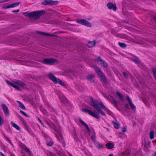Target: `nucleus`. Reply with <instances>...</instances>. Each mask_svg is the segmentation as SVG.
I'll list each match as a JSON object with an SVG mask.
<instances>
[{
	"label": "nucleus",
	"instance_id": "f257e3e1",
	"mask_svg": "<svg viewBox=\"0 0 156 156\" xmlns=\"http://www.w3.org/2000/svg\"><path fill=\"white\" fill-rule=\"evenodd\" d=\"M89 105L93 107L98 112L101 113L102 115L106 116L105 113L101 109V108L110 112V111L106 108L102 103H99L97 100L92 97H91L90 98Z\"/></svg>",
	"mask_w": 156,
	"mask_h": 156
},
{
	"label": "nucleus",
	"instance_id": "f03ea898",
	"mask_svg": "<svg viewBox=\"0 0 156 156\" xmlns=\"http://www.w3.org/2000/svg\"><path fill=\"white\" fill-rule=\"evenodd\" d=\"M26 15L29 16V17L32 20H36L38 19L41 15L40 12H25Z\"/></svg>",
	"mask_w": 156,
	"mask_h": 156
},
{
	"label": "nucleus",
	"instance_id": "7ed1b4c3",
	"mask_svg": "<svg viewBox=\"0 0 156 156\" xmlns=\"http://www.w3.org/2000/svg\"><path fill=\"white\" fill-rule=\"evenodd\" d=\"M54 129L57 133L56 136L58 140L60 142L62 143L63 144V146L65 147L66 145V144L65 142L64 141L63 137L62 135L60 129H59L58 130L56 129L55 127V128Z\"/></svg>",
	"mask_w": 156,
	"mask_h": 156
},
{
	"label": "nucleus",
	"instance_id": "20e7f679",
	"mask_svg": "<svg viewBox=\"0 0 156 156\" xmlns=\"http://www.w3.org/2000/svg\"><path fill=\"white\" fill-rule=\"evenodd\" d=\"M82 111L84 112L88 113L89 114L97 119H99V114L95 110H94V112H93L88 109L83 108Z\"/></svg>",
	"mask_w": 156,
	"mask_h": 156
},
{
	"label": "nucleus",
	"instance_id": "39448f33",
	"mask_svg": "<svg viewBox=\"0 0 156 156\" xmlns=\"http://www.w3.org/2000/svg\"><path fill=\"white\" fill-rule=\"evenodd\" d=\"M41 3L44 5H52L57 4L58 3V1H53L51 0H45L43 1Z\"/></svg>",
	"mask_w": 156,
	"mask_h": 156
},
{
	"label": "nucleus",
	"instance_id": "423d86ee",
	"mask_svg": "<svg viewBox=\"0 0 156 156\" xmlns=\"http://www.w3.org/2000/svg\"><path fill=\"white\" fill-rule=\"evenodd\" d=\"M56 62V59L52 58L50 59L45 58L42 61L43 63L49 65L53 64Z\"/></svg>",
	"mask_w": 156,
	"mask_h": 156
},
{
	"label": "nucleus",
	"instance_id": "0eeeda50",
	"mask_svg": "<svg viewBox=\"0 0 156 156\" xmlns=\"http://www.w3.org/2000/svg\"><path fill=\"white\" fill-rule=\"evenodd\" d=\"M96 61L98 63L104 67H106L108 66V64L105 62V61L103 60L100 57H98L97 58Z\"/></svg>",
	"mask_w": 156,
	"mask_h": 156
},
{
	"label": "nucleus",
	"instance_id": "6e6552de",
	"mask_svg": "<svg viewBox=\"0 0 156 156\" xmlns=\"http://www.w3.org/2000/svg\"><path fill=\"white\" fill-rule=\"evenodd\" d=\"M43 136L47 140L46 145L49 146H51L54 144L52 140L48 136H47L45 134H43Z\"/></svg>",
	"mask_w": 156,
	"mask_h": 156
},
{
	"label": "nucleus",
	"instance_id": "1a4fd4ad",
	"mask_svg": "<svg viewBox=\"0 0 156 156\" xmlns=\"http://www.w3.org/2000/svg\"><path fill=\"white\" fill-rule=\"evenodd\" d=\"M126 99L129 103L131 109L133 111H135L136 110V107L132 103L129 97L128 96H127L126 97Z\"/></svg>",
	"mask_w": 156,
	"mask_h": 156
},
{
	"label": "nucleus",
	"instance_id": "9d476101",
	"mask_svg": "<svg viewBox=\"0 0 156 156\" xmlns=\"http://www.w3.org/2000/svg\"><path fill=\"white\" fill-rule=\"evenodd\" d=\"M48 77L54 83H58V79L52 73H50L48 74Z\"/></svg>",
	"mask_w": 156,
	"mask_h": 156
},
{
	"label": "nucleus",
	"instance_id": "9b49d317",
	"mask_svg": "<svg viewBox=\"0 0 156 156\" xmlns=\"http://www.w3.org/2000/svg\"><path fill=\"white\" fill-rule=\"evenodd\" d=\"M2 107L4 112L5 114L6 115H9V110L6 106L4 104H2Z\"/></svg>",
	"mask_w": 156,
	"mask_h": 156
},
{
	"label": "nucleus",
	"instance_id": "f8f14e48",
	"mask_svg": "<svg viewBox=\"0 0 156 156\" xmlns=\"http://www.w3.org/2000/svg\"><path fill=\"white\" fill-rule=\"evenodd\" d=\"M59 98L61 101L65 104H67L68 103V101L67 98L63 95H60Z\"/></svg>",
	"mask_w": 156,
	"mask_h": 156
},
{
	"label": "nucleus",
	"instance_id": "ddd939ff",
	"mask_svg": "<svg viewBox=\"0 0 156 156\" xmlns=\"http://www.w3.org/2000/svg\"><path fill=\"white\" fill-rule=\"evenodd\" d=\"M107 6L108 8L109 9H112L115 11L116 10V7L115 5L112 3H108L107 4Z\"/></svg>",
	"mask_w": 156,
	"mask_h": 156
},
{
	"label": "nucleus",
	"instance_id": "4468645a",
	"mask_svg": "<svg viewBox=\"0 0 156 156\" xmlns=\"http://www.w3.org/2000/svg\"><path fill=\"white\" fill-rule=\"evenodd\" d=\"M95 77L94 75H89L86 76L87 79L90 82L93 83L94 82V80L93 79Z\"/></svg>",
	"mask_w": 156,
	"mask_h": 156
},
{
	"label": "nucleus",
	"instance_id": "2eb2a0df",
	"mask_svg": "<svg viewBox=\"0 0 156 156\" xmlns=\"http://www.w3.org/2000/svg\"><path fill=\"white\" fill-rule=\"evenodd\" d=\"M94 144L97 148L99 149H103V146L102 144L97 142V141H94Z\"/></svg>",
	"mask_w": 156,
	"mask_h": 156
},
{
	"label": "nucleus",
	"instance_id": "dca6fc26",
	"mask_svg": "<svg viewBox=\"0 0 156 156\" xmlns=\"http://www.w3.org/2000/svg\"><path fill=\"white\" fill-rule=\"evenodd\" d=\"M20 146L23 149L25 150L29 154H31V152L30 151V150L25 146V145L22 144Z\"/></svg>",
	"mask_w": 156,
	"mask_h": 156
},
{
	"label": "nucleus",
	"instance_id": "f3484780",
	"mask_svg": "<svg viewBox=\"0 0 156 156\" xmlns=\"http://www.w3.org/2000/svg\"><path fill=\"white\" fill-rule=\"evenodd\" d=\"M79 121L80 122L81 124L83 126H84L86 129H87V130L88 132L90 131V129L88 126L84 122H83L81 119H79Z\"/></svg>",
	"mask_w": 156,
	"mask_h": 156
},
{
	"label": "nucleus",
	"instance_id": "a211bd4d",
	"mask_svg": "<svg viewBox=\"0 0 156 156\" xmlns=\"http://www.w3.org/2000/svg\"><path fill=\"white\" fill-rule=\"evenodd\" d=\"M112 122L113 123L114 127L116 129H118L119 128L120 126V124L117 121H116L115 122L112 121Z\"/></svg>",
	"mask_w": 156,
	"mask_h": 156
},
{
	"label": "nucleus",
	"instance_id": "6ab92c4d",
	"mask_svg": "<svg viewBox=\"0 0 156 156\" xmlns=\"http://www.w3.org/2000/svg\"><path fill=\"white\" fill-rule=\"evenodd\" d=\"M106 147L108 149H111L114 147V144L112 143H107L105 145Z\"/></svg>",
	"mask_w": 156,
	"mask_h": 156
},
{
	"label": "nucleus",
	"instance_id": "aec40b11",
	"mask_svg": "<svg viewBox=\"0 0 156 156\" xmlns=\"http://www.w3.org/2000/svg\"><path fill=\"white\" fill-rule=\"evenodd\" d=\"M14 83L20 85L21 86L23 87H24L26 85L24 83L20 80H16L14 82Z\"/></svg>",
	"mask_w": 156,
	"mask_h": 156
},
{
	"label": "nucleus",
	"instance_id": "412c9836",
	"mask_svg": "<svg viewBox=\"0 0 156 156\" xmlns=\"http://www.w3.org/2000/svg\"><path fill=\"white\" fill-rule=\"evenodd\" d=\"M123 74L124 78L126 79H128L131 75V74L129 73L126 72H123Z\"/></svg>",
	"mask_w": 156,
	"mask_h": 156
},
{
	"label": "nucleus",
	"instance_id": "4be33fe9",
	"mask_svg": "<svg viewBox=\"0 0 156 156\" xmlns=\"http://www.w3.org/2000/svg\"><path fill=\"white\" fill-rule=\"evenodd\" d=\"M116 94L119 97V99H120L122 101H123L124 100V97L122 95V94L119 93V91H117Z\"/></svg>",
	"mask_w": 156,
	"mask_h": 156
},
{
	"label": "nucleus",
	"instance_id": "5701e85b",
	"mask_svg": "<svg viewBox=\"0 0 156 156\" xmlns=\"http://www.w3.org/2000/svg\"><path fill=\"white\" fill-rule=\"evenodd\" d=\"M84 24L83 25L89 27H91V24L89 22L87 21L84 19Z\"/></svg>",
	"mask_w": 156,
	"mask_h": 156
},
{
	"label": "nucleus",
	"instance_id": "b1692460",
	"mask_svg": "<svg viewBox=\"0 0 156 156\" xmlns=\"http://www.w3.org/2000/svg\"><path fill=\"white\" fill-rule=\"evenodd\" d=\"M11 123L12 124V126L13 127L16 128L17 130H20V128L19 126H18L17 124L14 123L12 122H11Z\"/></svg>",
	"mask_w": 156,
	"mask_h": 156
},
{
	"label": "nucleus",
	"instance_id": "393cba45",
	"mask_svg": "<svg viewBox=\"0 0 156 156\" xmlns=\"http://www.w3.org/2000/svg\"><path fill=\"white\" fill-rule=\"evenodd\" d=\"M17 102L19 104L20 107L21 108H22L23 109H24V110L26 109V108H25L24 105L21 102H20L19 101H17Z\"/></svg>",
	"mask_w": 156,
	"mask_h": 156
},
{
	"label": "nucleus",
	"instance_id": "a878e982",
	"mask_svg": "<svg viewBox=\"0 0 156 156\" xmlns=\"http://www.w3.org/2000/svg\"><path fill=\"white\" fill-rule=\"evenodd\" d=\"M110 102L112 104H114L116 107H117L118 106V103L117 101H116L114 99H112L110 100Z\"/></svg>",
	"mask_w": 156,
	"mask_h": 156
},
{
	"label": "nucleus",
	"instance_id": "bb28decb",
	"mask_svg": "<svg viewBox=\"0 0 156 156\" xmlns=\"http://www.w3.org/2000/svg\"><path fill=\"white\" fill-rule=\"evenodd\" d=\"M84 19H77L76 21L77 23L83 25L84 24Z\"/></svg>",
	"mask_w": 156,
	"mask_h": 156
},
{
	"label": "nucleus",
	"instance_id": "cd10ccee",
	"mask_svg": "<svg viewBox=\"0 0 156 156\" xmlns=\"http://www.w3.org/2000/svg\"><path fill=\"white\" fill-rule=\"evenodd\" d=\"M20 2H16V3H15L12 4L10 5V8H13V7H16V6H18L20 4Z\"/></svg>",
	"mask_w": 156,
	"mask_h": 156
},
{
	"label": "nucleus",
	"instance_id": "c85d7f7f",
	"mask_svg": "<svg viewBox=\"0 0 156 156\" xmlns=\"http://www.w3.org/2000/svg\"><path fill=\"white\" fill-rule=\"evenodd\" d=\"M150 138L151 139H153L154 138V131L151 130L150 131Z\"/></svg>",
	"mask_w": 156,
	"mask_h": 156
},
{
	"label": "nucleus",
	"instance_id": "c756f323",
	"mask_svg": "<svg viewBox=\"0 0 156 156\" xmlns=\"http://www.w3.org/2000/svg\"><path fill=\"white\" fill-rule=\"evenodd\" d=\"M95 44L96 43L95 41H90L89 43L88 46L89 47H91L94 46Z\"/></svg>",
	"mask_w": 156,
	"mask_h": 156
},
{
	"label": "nucleus",
	"instance_id": "7c9ffc66",
	"mask_svg": "<svg viewBox=\"0 0 156 156\" xmlns=\"http://www.w3.org/2000/svg\"><path fill=\"white\" fill-rule=\"evenodd\" d=\"M58 82L61 85L64 87H66V85L65 83L61 80L58 79Z\"/></svg>",
	"mask_w": 156,
	"mask_h": 156
},
{
	"label": "nucleus",
	"instance_id": "2f4dec72",
	"mask_svg": "<svg viewBox=\"0 0 156 156\" xmlns=\"http://www.w3.org/2000/svg\"><path fill=\"white\" fill-rule=\"evenodd\" d=\"M132 60L133 61L136 63H138L140 62V61L139 60L138 58L136 57H134L132 59Z\"/></svg>",
	"mask_w": 156,
	"mask_h": 156
},
{
	"label": "nucleus",
	"instance_id": "473e14b6",
	"mask_svg": "<svg viewBox=\"0 0 156 156\" xmlns=\"http://www.w3.org/2000/svg\"><path fill=\"white\" fill-rule=\"evenodd\" d=\"M100 77L104 83H105L106 82V79L103 74L100 76Z\"/></svg>",
	"mask_w": 156,
	"mask_h": 156
},
{
	"label": "nucleus",
	"instance_id": "72a5a7b5",
	"mask_svg": "<svg viewBox=\"0 0 156 156\" xmlns=\"http://www.w3.org/2000/svg\"><path fill=\"white\" fill-rule=\"evenodd\" d=\"M119 45L122 48H125L126 46V45L124 43H121L119 42Z\"/></svg>",
	"mask_w": 156,
	"mask_h": 156
},
{
	"label": "nucleus",
	"instance_id": "f704fd0d",
	"mask_svg": "<svg viewBox=\"0 0 156 156\" xmlns=\"http://www.w3.org/2000/svg\"><path fill=\"white\" fill-rule=\"evenodd\" d=\"M5 139L8 140V141L9 142L12 146H13V145L11 141V140L6 136H5Z\"/></svg>",
	"mask_w": 156,
	"mask_h": 156
},
{
	"label": "nucleus",
	"instance_id": "c9c22d12",
	"mask_svg": "<svg viewBox=\"0 0 156 156\" xmlns=\"http://www.w3.org/2000/svg\"><path fill=\"white\" fill-rule=\"evenodd\" d=\"M5 139L8 140V141L9 142L12 146H13V145L11 141V140L6 136H5Z\"/></svg>",
	"mask_w": 156,
	"mask_h": 156
},
{
	"label": "nucleus",
	"instance_id": "e433bc0d",
	"mask_svg": "<svg viewBox=\"0 0 156 156\" xmlns=\"http://www.w3.org/2000/svg\"><path fill=\"white\" fill-rule=\"evenodd\" d=\"M6 82L7 83V84L9 85H10L11 86H12V87H14L15 86V84L13 83H12L9 82V81L8 80H6Z\"/></svg>",
	"mask_w": 156,
	"mask_h": 156
},
{
	"label": "nucleus",
	"instance_id": "4c0bfd02",
	"mask_svg": "<svg viewBox=\"0 0 156 156\" xmlns=\"http://www.w3.org/2000/svg\"><path fill=\"white\" fill-rule=\"evenodd\" d=\"M4 122V120L2 117L0 115V126H1Z\"/></svg>",
	"mask_w": 156,
	"mask_h": 156
},
{
	"label": "nucleus",
	"instance_id": "58836bf2",
	"mask_svg": "<svg viewBox=\"0 0 156 156\" xmlns=\"http://www.w3.org/2000/svg\"><path fill=\"white\" fill-rule=\"evenodd\" d=\"M140 39V41H141V42H139V44H142L144 45H144V39Z\"/></svg>",
	"mask_w": 156,
	"mask_h": 156
},
{
	"label": "nucleus",
	"instance_id": "ea45409f",
	"mask_svg": "<svg viewBox=\"0 0 156 156\" xmlns=\"http://www.w3.org/2000/svg\"><path fill=\"white\" fill-rule=\"evenodd\" d=\"M43 35H45V36H53V35L52 34H50L46 33L45 32H44Z\"/></svg>",
	"mask_w": 156,
	"mask_h": 156
},
{
	"label": "nucleus",
	"instance_id": "a19ab883",
	"mask_svg": "<svg viewBox=\"0 0 156 156\" xmlns=\"http://www.w3.org/2000/svg\"><path fill=\"white\" fill-rule=\"evenodd\" d=\"M94 69H95V71L97 73L100 70V69H99L98 67H97V66H95L94 67Z\"/></svg>",
	"mask_w": 156,
	"mask_h": 156
},
{
	"label": "nucleus",
	"instance_id": "79ce46f5",
	"mask_svg": "<svg viewBox=\"0 0 156 156\" xmlns=\"http://www.w3.org/2000/svg\"><path fill=\"white\" fill-rule=\"evenodd\" d=\"M153 72L154 75V76L156 75V69L154 68L153 69Z\"/></svg>",
	"mask_w": 156,
	"mask_h": 156
},
{
	"label": "nucleus",
	"instance_id": "37998d69",
	"mask_svg": "<svg viewBox=\"0 0 156 156\" xmlns=\"http://www.w3.org/2000/svg\"><path fill=\"white\" fill-rule=\"evenodd\" d=\"M97 73L100 76L103 74V73L101 72V70H99Z\"/></svg>",
	"mask_w": 156,
	"mask_h": 156
},
{
	"label": "nucleus",
	"instance_id": "c03bdc74",
	"mask_svg": "<svg viewBox=\"0 0 156 156\" xmlns=\"http://www.w3.org/2000/svg\"><path fill=\"white\" fill-rule=\"evenodd\" d=\"M3 7L5 9H6L8 8H10V5H4Z\"/></svg>",
	"mask_w": 156,
	"mask_h": 156
},
{
	"label": "nucleus",
	"instance_id": "a18cd8bd",
	"mask_svg": "<svg viewBox=\"0 0 156 156\" xmlns=\"http://www.w3.org/2000/svg\"><path fill=\"white\" fill-rule=\"evenodd\" d=\"M20 112L23 115H24V116H27V115L22 110H20Z\"/></svg>",
	"mask_w": 156,
	"mask_h": 156
},
{
	"label": "nucleus",
	"instance_id": "49530a36",
	"mask_svg": "<svg viewBox=\"0 0 156 156\" xmlns=\"http://www.w3.org/2000/svg\"><path fill=\"white\" fill-rule=\"evenodd\" d=\"M95 138H96L94 136H91V139L92 140L94 141H94H96L95 140Z\"/></svg>",
	"mask_w": 156,
	"mask_h": 156
},
{
	"label": "nucleus",
	"instance_id": "de8ad7c7",
	"mask_svg": "<svg viewBox=\"0 0 156 156\" xmlns=\"http://www.w3.org/2000/svg\"><path fill=\"white\" fill-rule=\"evenodd\" d=\"M37 33L39 35H43L44 32H40V31H37Z\"/></svg>",
	"mask_w": 156,
	"mask_h": 156
},
{
	"label": "nucleus",
	"instance_id": "09e8293b",
	"mask_svg": "<svg viewBox=\"0 0 156 156\" xmlns=\"http://www.w3.org/2000/svg\"><path fill=\"white\" fill-rule=\"evenodd\" d=\"M38 120L39 121V122H40V123H41V124L43 126H44V124L41 121V119L38 118Z\"/></svg>",
	"mask_w": 156,
	"mask_h": 156
},
{
	"label": "nucleus",
	"instance_id": "8fccbe9b",
	"mask_svg": "<svg viewBox=\"0 0 156 156\" xmlns=\"http://www.w3.org/2000/svg\"><path fill=\"white\" fill-rule=\"evenodd\" d=\"M126 131V128L125 127H123L122 129V131L123 132H125Z\"/></svg>",
	"mask_w": 156,
	"mask_h": 156
},
{
	"label": "nucleus",
	"instance_id": "3c124183",
	"mask_svg": "<svg viewBox=\"0 0 156 156\" xmlns=\"http://www.w3.org/2000/svg\"><path fill=\"white\" fill-rule=\"evenodd\" d=\"M125 108L126 109H128L129 108L128 105L126 104L125 105Z\"/></svg>",
	"mask_w": 156,
	"mask_h": 156
},
{
	"label": "nucleus",
	"instance_id": "603ef678",
	"mask_svg": "<svg viewBox=\"0 0 156 156\" xmlns=\"http://www.w3.org/2000/svg\"><path fill=\"white\" fill-rule=\"evenodd\" d=\"M19 11H20L19 9H17L16 10H13L12 11V12H13L17 13L19 12Z\"/></svg>",
	"mask_w": 156,
	"mask_h": 156
},
{
	"label": "nucleus",
	"instance_id": "864d4df0",
	"mask_svg": "<svg viewBox=\"0 0 156 156\" xmlns=\"http://www.w3.org/2000/svg\"><path fill=\"white\" fill-rule=\"evenodd\" d=\"M9 0H1V3H3L5 2H7Z\"/></svg>",
	"mask_w": 156,
	"mask_h": 156
},
{
	"label": "nucleus",
	"instance_id": "5fc2aeb1",
	"mask_svg": "<svg viewBox=\"0 0 156 156\" xmlns=\"http://www.w3.org/2000/svg\"><path fill=\"white\" fill-rule=\"evenodd\" d=\"M0 156H6L4 154L2 153L1 152H0Z\"/></svg>",
	"mask_w": 156,
	"mask_h": 156
},
{
	"label": "nucleus",
	"instance_id": "6e6d98bb",
	"mask_svg": "<svg viewBox=\"0 0 156 156\" xmlns=\"http://www.w3.org/2000/svg\"><path fill=\"white\" fill-rule=\"evenodd\" d=\"M57 153L58 154H59L60 156H62V154H61V152H59V151H57Z\"/></svg>",
	"mask_w": 156,
	"mask_h": 156
},
{
	"label": "nucleus",
	"instance_id": "4d7b16f0",
	"mask_svg": "<svg viewBox=\"0 0 156 156\" xmlns=\"http://www.w3.org/2000/svg\"><path fill=\"white\" fill-rule=\"evenodd\" d=\"M67 153L69 156H73L69 152H67Z\"/></svg>",
	"mask_w": 156,
	"mask_h": 156
},
{
	"label": "nucleus",
	"instance_id": "13d9d810",
	"mask_svg": "<svg viewBox=\"0 0 156 156\" xmlns=\"http://www.w3.org/2000/svg\"><path fill=\"white\" fill-rule=\"evenodd\" d=\"M15 86L14 87H13L14 88H15L16 89H17L18 87L16 85H15Z\"/></svg>",
	"mask_w": 156,
	"mask_h": 156
},
{
	"label": "nucleus",
	"instance_id": "bf43d9fd",
	"mask_svg": "<svg viewBox=\"0 0 156 156\" xmlns=\"http://www.w3.org/2000/svg\"><path fill=\"white\" fill-rule=\"evenodd\" d=\"M108 113L109 114L111 115V114H112V112H111L110 111V112H108V111H107Z\"/></svg>",
	"mask_w": 156,
	"mask_h": 156
},
{
	"label": "nucleus",
	"instance_id": "052dcab7",
	"mask_svg": "<svg viewBox=\"0 0 156 156\" xmlns=\"http://www.w3.org/2000/svg\"><path fill=\"white\" fill-rule=\"evenodd\" d=\"M108 156H113V154H110Z\"/></svg>",
	"mask_w": 156,
	"mask_h": 156
},
{
	"label": "nucleus",
	"instance_id": "680f3d73",
	"mask_svg": "<svg viewBox=\"0 0 156 156\" xmlns=\"http://www.w3.org/2000/svg\"><path fill=\"white\" fill-rule=\"evenodd\" d=\"M16 89L18 90H20L18 87H17Z\"/></svg>",
	"mask_w": 156,
	"mask_h": 156
},
{
	"label": "nucleus",
	"instance_id": "e2e57ef3",
	"mask_svg": "<svg viewBox=\"0 0 156 156\" xmlns=\"http://www.w3.org/2000/svg\"><path fill=\"white\" fill-rule=\"evenodd\" d=\"M67 21H69V20H70V19L69 18H68L67 19Z\"/></svg>",
	"mask_w": 156,
	"mask_h": 156
},
{
	"label": "nucleus",
	"instance_id": "0e129e2a",
	"mask_svg": "<svg viewBox=\"0 0 156 156\" xmlns=\"http://www.w3.org/2000/svg\"><path fill=\"white\" fill-rule=\"evenodd\" d=\"M154 20H155V21H156V16L154 17Z\"/></svg>",
	"mask_w": 156,
	"mask_h": 156
},
{
	"label": "nucleus",
	"instance_id": "69168bd1",
	"mask_svg": "<svg viewBox=\"0 0 156 156\" xmlns=\"http://www.w3.org/2000/svg\"><path fill=\"white\" fill-rule=\"evenodd\" d=\"M154 77L155 79L156 80V75L154 76Z\"/></svg>",
	"mask_w": 156,
	"mask_h": 156
},
{
	"label": "nucleus",
	"instance_id": "338daca9",
	"mask_svg": "<svg viewBox=\"0 0 156 156\" xmlns=\"http://www.w3.org/2000/svg\"><path fill=\"white\" fill-rule=\"evenodd\" d=\"M0 3H1V0H0Z\"/></svg>",
	"mask_w": 156,
	"mask_h": 156
},
{
	"label": "nucleus",
	"instance_id": "774afa93",
	"mask_svg": "<svg viewBox=\"0 0 156 156\" xmlns=\"http://www.w3.org/2000/svg\"><path fill=\"white\" fill-rule=\"evenodd\" d=\"M154 156H156V154H155V155Z\"/></svg>",
	"mask_w": 156,
	"mask_h": 156
}]
</instances>
